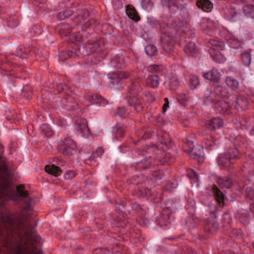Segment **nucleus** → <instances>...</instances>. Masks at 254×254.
<instances>
[{
    "label": "nucleus",
    "mask_w": 254,
    "mask_h": 254,
    "mask_svg": "<svg viewBox=\"0 0 254 254\" xmlns=\"http://www.w3.org/2000/svg\"><path fill=\"white\" fill-rule=\"evenodd\" d=\"M59 150L64 155H72L76 152V146L72 139L66 138L59 145Z\"/></svg>",
    "instance_id": "obj_6"
},
{
    "label": "nucleus",
    "mask_w": 254,
    "mask_h": 254,
    "mask_svg": "<svg viewBox=\"0 0 254 254\" xmlns=\"http://www.w3.org/2000/svg\"><path fill=\"white\" fill-rule=\"evenodd\" d=\"M56 89L59 92H62L63 97L61 103L67 110L71 111L77 108V104L75 101V94L67 85L60 83L57 85Z\"/></svg>",
    "instance_id": "obj_3"
},
{
    "label": "nucleus",
    "mask_w": 254,
    "mask_h": 254,
    "mask_svg": "<svg viewBox=\"0 0 254 254\" xmlns=\"http://www.w3.org/2000/svg\"><path fill=\"white\" fill-rule=\"evenodd\" d=\"M242 8V5L235 4L227 6L223 9L225 18L231 21H236L239 16Z\"/></svg>",
    "instance_id": "obj_5"
},
{
    "label": "nucleus",
    "mask_w": 254,
    "mask_h": 254,
    "mask_svg": "<svg viewBox=\"0 0 254 254\" xmlns=\"http://www.w3.org/2000/svg\"><path fill=\"white\" fill-rule=\"evenodd\" d=\"M187 175L190 179H195L196 180H198L197 175L192 169H188L187 171Z\"/></svg>",
    "instance_id": "obj_50"
},
{
    "label": "nucleus",
    "mask_w": 254,
    "mask_h": 254,
    "mask_svg": "<svg viewBox=\"0 0 254 254\" xmlns=\"http://www.w3.org/2000/svg\"><path fill=\"white\" fill-rule=\"evenodd\" d=\"M210 54L214 61L218 63H222L225 61V58L222 54L218 51H210Z\"/></svg>",
    "instance_id": "obj_26"
},
{
    "label": "nucleus",
    "mask_w": 254,
    "mask_h": 254,
    "mask_svg": "<svg viewBox=\"0 0 254 254\" xmlns=\"http://www.w3.org/2000/svg\"><path fill=\"white\" fill-rule=\"evenodd\" d=\"M223 121L220 118H213L210 120L206 121L205 122L206 127L211 131L216 128L219 129L223 126Z\"/></svg>",
    "instance_id": "obj_11"
},
{
    "label": "nucleus",
    "mask_w": 254,
    "mask_h": 254,
    "mask_svg": "<svg viewBox=\"0 0 254 254\" xmlns=\"http://www.w3.org/2000/svg\"><path fill=\"white\" fill-rule=\"evenodd\" d=\"M41 133L47 137L51 136L52 132L50 126L46 124H42L40 127Z\"/></svg>",
    "instance_id": "obj_31"
},
{
    "label": "nucleus",
    "mask_w": 254,
    "mask_h": 254,
    "mask_svg": "<svg viewBox=\"0 0 254 254\" xmlns=\"http://www.w3.org/2000/svg\"><path fill=\"white\" fill-rule=\"evenodd\" d=\"M162 69V66L157 64H153L148 66L147 70L151 74H158L159 75Z\"/></svg>",
    "instance_id": "obj_30"
},
{
    "label": "nucleus",
    "mask_w": 254,
    "mask_h": 254,
    "mask_svg": "<svg viewBox=\"0 0 254 254\" xmlns=\"http://www.w3.org/2000/svg\"><path fill=\"white\" fill-rule=\"evenodd\" d=\"M97 251H101V253H100V254H111L113 253L111 247H110L107 249L100 248L99 249H97Z\"/></svg>",
    "instance_id": "obj_52"
},
{
    "label": "nucleus",
    "mask_w": 254,
    "mask_h": 254,
    "mask_svg": "<svg viewBox=\"0 0 254 254\" xmlns=\"http://www.w3.org/2000/svg\"><path fill=\"white\" fill-rule=\"evenodd\" d=\"M202 75L205 79L217 83L220 81L221 78V73L215 68L208 72H204Z\"/></svg>",
    "instance_id": "obj_10"
},
{
    "label": "nucleus",
    "mask_w": 254,
    "mask_h": 254,
    "mask_svg": "<svg viewBox=\"0 0 254 254\" xmlns=\"http://www.w3.org/2000/svg\"><path fill=\"white\" fill-rule=\"evenodd\" d=\"M231 104L233 106V109L235 108L237 110L245 109L248 107L249 105L247 98L242 95L239 96L238 97L233 98V99H231Z\"/></svg>",
    "instance_id": "obj_8"
},
{
    "label": "nucleus",
    "mask_w": 254,
    "mask_h": 254,
    "mask_svg": "<svg viewBox=\"0 0 254 254\" xmlns=\"http://www.w3.org/2000/svg\"><path fill=\"white\" fill-rule=\"evenodd\" d=\"M89 35L85 31L73 33L70 36L69 40L71 43L75 44V47L73 48L72 51L62 52L59 55L60 60L64 61L69 58L85 55L84 46H81V45L91 44L92 42L89 39Z\"/></svg>",
    "instance_id": "obj_2"
},
{
    "label": "nucleus",
    "mask_w": 254,
    "mask_h": 254,
    "mask_svg": "<svg viewBox=\"0 0 254 254\" xmlns=\"http://www.w3.org/2000/svg\"><path fill=\"white\" fill-rule=\"evenodd\" d=\"M153 150V147H149L147 148V152L149 153H151Z\"/></svg>",
    "instance_id": "obj_62"
},
{
    "label": "nucleus",
    "mask_w": 254,
    "mask_h": 254,
    "mask_svg": "<svg viewBox=\"0 0 254 254\" xmlns=\"http://www.w3.org/2000/svg\"><path fill=\"white\" fill-rule=\"evenodd\" d=\"M70 11V8L66 10L60 12L57 15V17L60 20H63L69 16L72 15L71 12L68 13Z\"/></svg>",
    "instance_id": "obj_44"
},
{
    "label": "nucleus",
    "mask_w": 254,
    "mask_h": 254,
    "mask_svg": "<svg viewBox=\"0 0 254 254\" xmlns=\"http://www.w3.org/2000/svg\"><path fill=\"white\" fill-rule=\"evenodd\" d=\"M151 135L149 133H144V135L143 136V138L144 139H146L147 138L151 137Z\"/></svg>",
    "instance_id": "obj_60"
},
{
    "label": "nucleus",
    "mask_w": 254,
    "mask_h": 254,
    "mask_svg": "<svg viewBox=\"0 0 254 254\" xmlns=\"http://www.w3.org/2000/svg\"><path fill=\"white\" fill-rule=\"evenodd\" d=\"M250 210L252 213H254V204H251L250 207Z\"/></svg>",
    "instance_id": "obj_61"
},
{
    "label": "nucleus",
    "mask_w": 254,
    "mask_h": 254,
    "mask_svg": "<svg viewBox=\"0 0 254 254\" xmlns=\"http://www.w3.org/2000/svg\"><path fill=\"white\" fill-rule=\"evenodd\" d=\"M162 217L163 218H167V219H169V217L168 216V213H167L166 214H164L163 215V216H162Z\"/></svg>",
    "instance_id": "obj_63"
},
{
    "label": "nucleus",
    "mask_w": 254,
    "mask_h": 254,
    "mask_svg": "<svg viewBox=\"0 0 254 254\" xmlns=\"http://www.w3.org/2000/svg\"><path fill=\"white\" fill-rule=\"evenodd\" d=\"M75 173L72 171H69L68 173H67L66 175H65V177L67 179L68 178H72L73 177H74L75 176Z\"/></svg>",
    "instance_id": "obj_58"
},
{
    "label": "nucleus",
    "mask_w": 254,
    "mask_h": 254,
    "mask_svg": "<svg viewBox=\"0 0 254 254\" xmlns=\"http://www.w3.org/2000/svg\"><path fill=\"white\" fill-rule=\"evenodd\" d=\"M213 193L215 195V199L220 206H224V195L223 193L220 191L219 188L216 186L214 185L212 187Z\"/></svg>",
    "instance_id": "obj_20"
},
{
    "label": "nucleus",
    "mask_w": 254,
    "mask_h": 254,
    "mask_svg": "<svg viewBox=\"0 0 254 254\" xmlns=\"http://www.w3.org/2000/svg\"><path fill=\"white\" fill-rule=\"evenodd\" d=\"M225 82L227 86L233 89L238 88L239 82L231 76L227 77L225 79Z\"/></svg>",
    "instance_id": "obj_29"
},
{
    "label": "nucleus",
    "mask_w": 254,
    "mask_h": 254,
    "mask_svg": "<svg viewBox=\"0 0 254 254\" xmlns=\"http://www.w3.org/2000/svg\"><path fill=\"white\" fill-rule=\"evenodd\" d=\"M161 46L164 53L168 54L172 52L174 49L173 37L169 32L163 33L161 36Z\"/></svg>",
    "instance_id": "obj_7"
},
{
    "label": "nucleus",
    "mask_w": 254,
    "mask_h": 254,
    "mask_svg": "<svg viewBox=\"0 0 254 254\" xmlns=\"http://www.w3.org/2000/svg\"><path fill=\"white\" fill-rule=\"evenodd\" d=\"M210 43L213 47L211 49V51H212V49L213 50V51H214L215 50L218 51L223 50L224 48V45L221 42L218 41L211 40L210 41Z\"/></svg>",
    "instance_id": "obj_37"
},
{
    "label": "nucleus",
    "mask_w": 254,
    "mask_h": 254,
    "mask_svg": "<svg viewBox=\"0 0 254 254\" xmlns=\"http://www.w3.org/2000/svg\"><path fill=\"white\" fill-rule=\"evenodd\" d=\"M45 169L46 172L55 176H59L61 172L60 168L54 165H46Z\"/></svg>",
    "instance_id": "obj_24"
},
{
    "label": "nucleus",
    "mask_w": 254,
    "mask_h": 254,
    "mask_svg": "<svg viewBox=\"0 0 254 254\" xmlns=\"http://www.w3.org/2000/svg\"><path fill=\"white\" fill-rule=\"evenodd\" d=\"M245 13L249 17L254 18V5H247L244 7L242 6Z\"/></svg>",
    "instance_id": "obj_35"
},
{
    "label": "nucleus",
    "mask_w": 254,
    "mask_h": 254,
    "mask_svg": "<svg viewBox=\"0 0 254 254\" xmlns=\"http://www.w3.org/2000/svg\"><path fill=\"white\" fill-rule=\"evenodd\" d=\"M154 3L151 0H142L141 6L143 8L146 10H150L152 9Z\"/></svg>",
    "instance_id": "obj_39"
},
{
    "label": "nucleus",
    "mask_w": 254,
    "mask_h": 254,
    "mask_svg": "<svg viewBox=\"0 0 254 254\" xmlns=\"http://www.w3.org/2000/svg\"><path fill=\"white\" fill-rule=\"evenodd\" d=\"M196 5L205 12L211 11L213 8V4L209 0H198Z\"/></svg>",
    "instance_id": "obj_18"
},
{
    "label": "nucleus",
    "mask_w": 254,
    "mask_h": 254,
    "mask_svg": "<svg viewBox=\"0 0 254 254\" xmlns=\"http://www.w3.org/2000/svg\"><path fill=\"white\" fill-rule=\"evenodd\" d=\"M247 211H245L244 212V214H246V216H245L244 218H243V216L242 215L241 216V221L244 220V221H245V222H247V221L249 220V216L248 215H247Z\"/></svg>",
    "instance_id": "obj_59"
},
{
    "label": "nucleus",
    "mask_w": 254,
    "mask_h": 254,
    "mask_svg": "<svg viewBox=\"0 0 254 254\" xmlns=\"http://www.w3.org/2000/svg\"><path fill=\"white\" fill-rule=\"evenodd\" d=\"M70 5V11L68 13L71 12L73 19L78 20L76 23H81L82 20H84L88 17L89 11L82 5L73 2L71 3Z\"/></svg>",
    "instance_id": "obj_4"
},
{
    "label": "nucleus",
    "mask_w": 254,
    "mask_h": 254,
    "mask_svg": "<svg viewBox=\"0 0 254 254\" xmlns=\"http://www.w3.org/2000/svg\"><path fill=\"white\" fill-rule=\"evenodd\" d=\"M184 51L188 55L193 56L196 53L195 44L193 42H190L184 47Z\"/></svg>",
    "instance_id": "obj_28"
},
{
    "label": "nucleus",
    "mask_w": 254,
    "mask_h": 254,
    "mask_svg": "<svg viewBox=\"0 0 254 254\" xmlns=\"http://www.w3.org/2000/svg\"><path fill=\"white\" fill-rule=\"evenodd\" d=\"M112 224L113 227H117L119 228H123L126 226V225L125 222L116 219L113 220V221L112 222Z\"/></svg>",
    "instance_id": "obj_48"
},
{
    "label": "nucleus",
    "mask_w": 254,
    "mask_h": 254,
    "mask_svg": "<svg viewBox=\"0 0 254 254\" xmlns=\"http://www.w3.org/2000/svg\"><path fill=\"white\" fill-rule=\"evenodd\" d=\"M76 129L82 134H87L89 131L87 122L85 119H79L76 121Z\"/></svg>",
    "instance_id": "obj_13"
},
{
    "label": "nucleus",
    "mask_w": 254,
    "mask_h": 254,
    "mask_svg": "<svg viewBox=\"0 0 254 254\" xmlns=\"http://www.w3.org/2000/svg\"><path fill=\"white\" fill-rule=\"evenodd\" d=\"M126 13L128 17L132 20L137 21L140 19L139 16L135 8L132 5H127L126 7Z\"/></svg>",
    "instance_id": "obj_21"
},
{
    "label": "nucleus",
    "mask_w": 254,
    "mask_h": 254,
    "mask_svg": "<svg viewBox=\"0 0 254 254\" xmlns=\"http://www.w3.org/2000/svg\"><path fill=\"white\" fill-rule=\"evenodd\" d=\"M124 64V57L123 55L120 54L116 56L112 59L109 63L111 67L119 68H121Z\"/></svg>",
    "instance_id": "obj_14"
},
{
    "label": "nucleus",
    "mask_w": 254,
    "mask_h": 254,
    "mask_svg": "<svg viewBox=\"0 0 254 254\" xmlns=\"http://www.w3.org/2000/svg\"><path fill=\"white\" fill-rule=\"evenodd\" d=\"M15 55L20 58L24 59L27 58L28 56V54L26 52H23L22 53L21 49H17V51L15 53Z\"/></svg>",
    "instance_id": "obj_54"
},
{
    "label": "nucleus",
    "mask_w": 254,
    "mask_h": 254,
    "mask_svg": "<svg viewBox=\"0 0 254 254\" xmlns=\"http://www.w3.org/2000/svg\"><path fill=\"white\" fill-rule=\"evenodd\" d=\"M164 100L165 101V103L163 107V111L164 112H165L167 111V108L169 107V102L168 99L167 98H165L164 99Z\"/></svg>",
    "instance_id": "obj_56"
},
{
    "label": "nucleus",
    "mask_w": 254,
    "mask_h": 254,
    "mask_svg": "<svg viewBox=\"0 0 254 254\" xmlns=\"http://www.w3.org/2000/svg\"><path fill=\"white\" fill-rule=\"evenodd\" d=\"M246 195L250 200H254V190L250 187H247L245 190Z\"/></svg>",
    "instance_id": "obj_45"
},
{
    "label": "nucleus",
    "mask_w": 254,
    "mask_h": 254,
    "mask_svg": "<svg viewBox=\"0 0 254 254\" xmlns=\"http://www.w3.org/2000/svg\"><path fill=\"white\" fill-rule=\"evenodd\" d=\"M231 160L232 159L230 158V156L226 154L224 156L219 158L218 163L219 165L224 167H229L231 164Z\"/></svg>",
    "instance_id": "obj_22"
},
{
    "label": "nucleus",
    "mask_w": 254,
    "mask_h": 254,
    "mask_svg": "<svg viewBox=\"0 0 254 254\" xmlns=\"http://www.w3.org/2000/svg\"><path fill=\"white\" fill-rule=\"evenodd\" d=\"M117 114L122 118H126L128 115V113L125 107L119 108Z\"/></svg>",
    "instance_id": "obj_49"
},
{
    "label": "nucleus",
    "mask_w": 254,
    "mask_h": 254,
    "mask_svg": "<svg viewBox=\"0 0 254 254\" xmlns=\"http://www.w3.org/2000/svg\"><path fill=\"white\" fill-rule=\"evenodd\" d=\"M164 176V173L163 171H155L152 173V176L157 179H161Z\"/></svg>",
    "instance_id": "obj_53"
},
{
    "label": "nucleus",
    "mask_w": 254,
    "mask_h": 254,
    "mask_svg": "<svg viewBox=\"0 0 254 254\" xmlns=\"http://www.w3.org/2000/svg\"><path fill=\"white\" fill-rule=\"evenodd\" d=\"M217 182L221 189H230L232 186V180L226 176L218 177Z\"/></svg>",
    "instance_id": "obj_17"
},
{
    "label": "nucleus",
    "mask_w": 254,
    "mask_h": 254,
    "mask_svg": "<svg viewBox=\"0 0 254 254\" xmlns=\"http://www.w3.org/2000/svg\"><path fill=\"white\" fill-rule=\"evenodd\" d=\"M113 132L115 137L117 138L123 137L125 132V127L124 126L117 124L113 128Z\"/></svg>",
    "instance_id": "obj_25"
},
{
    "label": "nucleus",
    "mask_w": 254,
    "mask_h": 254,
    "mask_svg": "<svg viewBox=\"0 0 254 254\" xmlns=\"http://www.w3.org/2000/svg\"><path fill=\"white\" fill-rule=\"evenodd\" d=\"M47 1V0H33V3L35 6L42 9L45 8Z\"/></svg>",
    "instance_id": "obj_46"
},
{
    "label": "nucleus",
    "mask_w": 254,
    "mask_h": 254,
    "mask_svg": "<svg viewBox=\"0 0 254 254\" xmlns=\"http://www.w3.org/2000/svg\"><path fill=\"white\" fill-rule=\"evenodd\" d=\"M189 99V96L185 94H179L177 96V100L180 104L184 105L185 102L187 101Z\"/></svg>",
    "instance_id": "obj_47"
},
{
    "label": "nucleus",
    "mask_w": 254,
    "mask_h": 254,
    "mask_svg": "<svg viewBox=\"0 0 254 254\" xmlns=\"http://www.w3.org/2000/svg\"><path fill=\"white\" fill-rule=\"evenodd\" d=\"M22 95L26 99L31 98L32 92L31 87L29 86H24L22 89Z\"/></svg>",
    "instance_id": "obj_41"
},
{
    "label": "nucleus",
    "mask_w": 254,
    "mask_h": 254,
    "mask_svg": "<svg viewBox=\"0 0 254 254\" xmlns=\"http://www.w3.org/2000/svg\"><path fill=\"white\" fill-rule=\"evenodd\" d=\"M229 46L234 49H238L241 46L242 42L237 38L232 37L228 40Z\"/></svg>",
    "instance_id": "obj_36"
},
{
    "label": "nucleus",
    "mask_w": 254,
    "mask_h": 254,
    "mask_svg": "<svg viewBox=\"0 0 254 254\" xmlns=\"http://www.w3.org/2000/svg\"><path fill=\"white\" fill-rule=\"evenodd\" d=\"M84 97L85 99L87 100L92 104H99L100 105H106L108 104L107 101L100 95H85Z\"/></svg>",
    "instance_id": "obj_15"
},
{
    "label": "nucleus",
    "mask_w": 254,
    "mask_h": 254,
    "mask_svg": "<svg viewBox=\"0 0 254 254\" xmlns=\"http://www.w3.org/2000/svg\"><path fill=\"white\" fill-rule=\"evenodd\" d=\"M203 142L206 148L211 149L212 147L217 144V140L213 137L210 136L205 138L203 140Z\"/></svg>",
    "instance_id": "obj_33"
},
{
    "label": "nucleus",
    "mask_w": 254,
    "mask_h": 254,
    "mask_svg": "<svg viewBox=\"0 0 254 254\" xmlns=\"http://www.w3.org/2000/svg\"><path fill=\"white\" fill-rule=\"evenodd\" d=\"M145 51L148 55L153 56L157 53V49L154 45H148L145 47Z\"/></svg>",
    "instance_id": "obj_38"
},
{
    "label": "nucleus",
    "mask_w": 254,
    "mask_h": 254,
    "mask_svg": "<svg viewBox=\"0 0 254 254\" xmlns=\"http://www.w3.org/2000/svg\"><path fill=\"white\" fill-rule=\"evenodd\" d=\"M227 154L230 156L232 159L239 158L241 156L239 151L237 148L230 149Z\"/></svg>",
    "instance_id": "obj_43"
},
{
    "label": "nucleus",
    "mask_w": 254,
    "mask_h": 254,
    "mask_svg": "<svg viewBox=\"0 0 254 254\" xmlns=\"http://www.w3.org/2000/svg\"><path fill=\"white\" fill-rule=\"evenodd\" d=\"M230 94L226 89L220 85L216 86L213 89H207L204 92V102L212 103L215 108L220 113H230L233 109L231 100L228 98Z\"/></svg>",
    "instance_id": "obj_1"
},
{
    "label": "nucleus",
    "mask_w": 254,
    "mask_h": 254,
    "mask_svg": "<svg viewBox=\"0 0 254 254\" xmlns=\"http://www.w3.org/2000/svg\"><path fill=\"white\" fill-rule=\"evenodd\" d=\"M136 193L139 197H144L151 194V190L149 189L142 186L137 189Z\"/></svg>",
    "instance_id": "obj_34"
},
{
    "label": "nucleus",
    "mask_w": 254,
    "mask_h": 254,
    "mask_svg": "<svg viewBox=\"0 0 254 254\" xmlns=\"http://www.w3.org/2000/svg\"><path fill=\"white\" fill-rule=\"evenodd\" d=\"M127 99L128 100L129 104L133 105L134 109L137 112H141L143 109V106L139 100L135 98L134 96H127Z\"/></svg>",
    "instance_id": "obj_19"
},
{
    "label": "nucleus",
    "mask_w": 254,
    "mask_h": 254,
    "mask_svg": "<svg viewBox=\"0 0 254 254\" xmlns=\"http://www.w3.org/2000/svg\"><path fill=\"white\" fill-rule=\"evenodd\" d=\"M138 89H139V87L138 86L137 84L135 82L133 83L130 87V90L132 91H133V90L138 91Z\"/></svg>",
    "instance_id": "obj_57"
},
{
    "label": "nucleus",
    "mask_w": 254,
    "mask_h": 254,
    "mask_svg": "<svg viewBox=\"0 0 254 254\" xmlns=\"http://www.w3.org/2000/svg\"><path fill=\"white\" fill-rule=\"evenodd\" d=\"M218 229V224L217 222H209L205 226V229L211 233H215Z\"/></svg>",
    "instance_id": "obj_32"
},
{
    "label": "nucleus",
    "mask_w": 254,
    "mask_h": 254,
    "mask_svg": "<svg viewBox=\"0 0 254 254\" xmlns=\"http://www.w3.org/2000/svg\"><path fill=\"white\" fill-rule=\"evenodd\" d=\"M160 142L162 145H164L165 146H162V148L164 150H165L169 147L170 145V141H167L165 140L163 138V137H162V139L161 140H160Z\"/></svg>",
    "instance_id": "obj_55"
},
{
    "label": "nucleus",
    "mask_w": 254,
    "mask_h": 254,
    "mask_svg": "<svg viewBox=\"0 0 254 254\" xmlns=\"http://www.w3.org/2000/svg\"><path fill=\"white\" fill-rule=\"evenodd\" d=\"M104 153V150L102 147H99L95 152H94L90 156V158L85 161L86 164H90L97 157H100Z\"/></svg>",
    "instance_id": "obj_27"
},
{
    "label": "nucleus",
    "mask_w": 254,
    "mask_h": 254,
    "mask_svg": "<svg viewBox=\"0 0 254 254\" xmlns=\"http://www.w3.org/2000/svg\"><path fill=\"white\" fill-rule=\"evenodd\" d=\"M241 59L243 64L245 66H249L251 63L252 56L251 51H244L241 54Z\"/></svg>",
    "instance_id": "obj_23"
},
{
    "label": "nucleus",
    "mask_w": 254,
    "mask_h": 254,
    "mask_svg": "<svg viewBox=\"0 0 254 254\" xmlns=\"http://www.w3.org/2000/svg\"><path fill=\"white\" fill-rule=\"evenodd\" d=\"M166 208L168 210V213L175 211L176 209V204L172 200H168L166 203Z\"/></svg>",
    "instance_id": "obj_40"
},
{
    "label": "nucleus",
    "mask_w": 254,
    "mask_h": 254,
    "mask_svg": "<svg viewBox=\"0 0 254 254\" xmlns=\"http://www.w3.org/2000/svg\"><path fill=\"white\" fill-rule=\"evenodd\" d=\"M111 79L110 83L113 85L119 83L122 79H126L129 76V73L126 72L117 71L115 72H111L108 74Z\"/></svg>",
    "instance_id": "obj_9"
},
{
    "label": "nucleus",
    "mask_w": 254,
    "mask_h": 254,
    "mask_svg": "<svg viewBox=\"0 0 254 254\" xmlns=\"http://www.w3.org/2000/svg\"><path fill=\"white\" fill-rule=\"evenodd\" d=\"M190 88L195 89L199 84L198 77L196 75H191L190 79Z\"/></svg>",
    "instance_id": "obj_42"
},
{
    "label": "nucleus",
    "mask_w": 254,
    "mask_h": 254,
    "mask_svg": "<svg viewBox=\"0 0 254 254\" xmlns=\"http://www.w3.org/2000/svg\"><path fill=\"white\" fill-rule=\"evenodd\" d=\"M179 85V81L178 79H171L170 81V88L171 89L175 90Z\"/></svg>",
    "instance_id": "obj_51"
},
{
    "label": "nucleus",
    "mask_w": 254,
    "mask_h": 254,
    "mask_svg": "<svg viewBox=\"0 0 254 254\" xmlns=\"http://www.w3.org/2000/svg\"><path fill=\"white\" fill-rule=\"evenodd\" d=\"M160 78L158 74H150L146 79V84L151 88L158 87L159 84Z\"/></svg>",
    "instance_id": "obj_16"
},
{
    "label": "nucleus",
    "mask_w": 254,
    "mask_h": 254,
    "mask_svg": "<svg viewBox=\"0 0 254 254\" xmlns=\"http://www.w3.org/2000/svg\"><path fill=\"white\" fill-rule=\"evenodd\" d=\"M250 133L251 135H254V127L252 128Z\"/></svg>",
    "instance_id": "obj_64"
},
{
    "label": "nucleus",
    "mask_w": 254,
    "mask_h": 254,
    "mask_svg": "<svg viewBox=\"0 0 254 254\" xmlns=\"http://www.w3.org/2000/svg\"><path fill=\"white\" fill-rule=\"evenodd\" d=\"M163 6L167 7L171 12H175L180 8L179 1L177 0H161Z\"/></svg>",
    "instance_id": "obj_12"
}]
</instances>
